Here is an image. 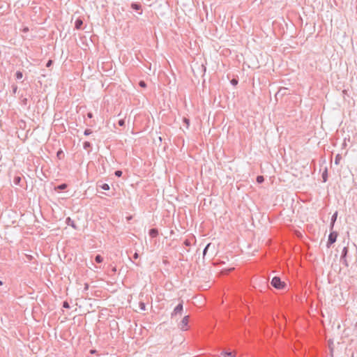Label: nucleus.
Returning <instances> with one entry per match:
<instances>
[{
	"label": "nucleus",
	"instance_id": "obj_1",
	"mask_svg": "<svg viewBox=\"0 0 357 357\" xmlns=\"http://www.w3.org/2000/svg\"><path fill=\"white\" fill-rule=\"evenodd\" d=\"M271 285L277 289H283L286 287V284L284 282H282L280 277L275 276L273 278L271 282Z\"/></svg>",
	"mask_w": 357,
	"mask_h": 357
},
{
	"label": "nucleus",
	"instance_id": "obj_2",
	"mask_svg": "<svg viewBox=\"0 0 357 357\" xmlns=\"http://www.w3.org/2000/svg\"><path fill=\"white\" fill-rule=\"evenodd\" d=\"M338 234L337 231L331 230L327 241V248H330L337 240Z\"/></svg>",
	"mask_w": 357,
	"mask_h": 357
},
{
	"label": "nucleus",
	"instance_id": "obj_3",
	"mask_svg": "<svg viewBox=\"0 0 357 357\" xmlns=\"http://www.w3.org/2000/svg\"><path fill=\"white\" fill-rule=\"evenodd\" d=\"M183 302L181 301L174 309L173 312H172V317H174L176 316L177 314L181 315L182 312L183 310Z\"/></svg>",
	"mask_w": 357,
	"mask_h": 357
},
{
	"label": "nucleus",
	"instance_id": "obj_4",
	"mask_svg": "<svg viewBox=\"0 0 357 357\" xmlns=\"http://www.w3.org/2000/svg\"><path fill=\"white\" fill-rule=\"evenodd\" d=\"M189 319H190L189 316L186 315L181 321L178 326H179V328L182 331H186L187 330V326H188V322H189Z\"/></svg>",
	"mask_w": 357,
	"mask_h": 357
},
{
	"label": "nucleus",
	"instance_id": "obj_5",
	"mask_svg": "<svg viewBox=\"0 0 357 357\" xmlns=\"http://www.w3.org/2000/svg\"><path fill=\"white\" fill-rule=\"evenodd\" d=\"M131 8L136 11L140 10V12H139V15L142 14V5L139 3H138V2L132 3Z\"/></svg>",
	"mask_w": 357,
	"mask_h": 357
},
{
	"label": "nucleus",
	"instance_id": "obj_6",
	"mask_svg": "<svg viewBox=\"0 0 357 357\" xmlns=\"http://www.w3.org/2000/svg\"><path fill=\"white\" fill-rule=\"evenodd\" d=\"M337 211H335L333 214V215L331 217V219L330 230H333V229L335 222L337 220Z\"/></svg>",
	"mask_w": 357,
	"mask_h": 357
},
{
	"label": "nucleus",
	"instance_id": "obj_7",
	"mask_svg": "<svg viewBox=\"0 0 357 357\" xmlns=\"http://www.w3.org/2000/svg\"><path fill=\"white\" fill-rule=\"evenodd\" d=\"M83 21L81 18H77L75 22V28L77 30L82 29Z\"/></svg>",
	"mask_w": 357,
	"mask_h": 357
},
{
	"label": "nucleus",
	"instance_id": "obj_8",
	"mask_svg": "<svg viewBox=\"0 0 357 357\" xmlns=\"http://www.w3.org/2000/svg\"><path fill=\"white\" fill-rule=\"evenodd\" d=\"M66 223L67 225L72 227L75 229H77V228L74 220H73L70 217H68L66 219Z\"/></svg>",
	"mask_w": 357,
	"mask_h": 357
},
{
	"label": "nucleus",
	"instance_id": "obj_9",
	"mask_svg": "<svg viewBox=\"0 0 357 357\" xmlns=\"http://www.w3.org/2000/svg\"><path fill=\"white\" fill-rule=\"evenodd\" d=\"M149 234L151 238H155L158 235V230L156 228H152L149 230Z\"/></svg>",
	"mask_w": 357,
	"mask_h": 357
},
{
	"label": "nucleus",
	"instance_id": "obj_10",
	"mask_svg": "<svg viewBox=\"0 0 357 357\" xmlns=\"http://www.w3.org/2000/svg\"><path fill=\"white\" fill-rule=\"evenodd\" d=\"M221 355L224 356V357H235L236 356V355L234 352L229 351H226V350H223L221 352Z\"/></svg>",
	"mask_w": 357,
	"mask_h": 357
},
{
	"label": "nucleus",
	"instance_id": "obj_11",
	"mask_svg": "<svg viewBox=\"0 0 357 357\" xmlns=\"http://www.w3.org/2000/svg\"><path fill=\"white\" fill-rule=\"evenodd\" d=\"M83 148L85 150H88V153H90L92 145L89 142L86 141L83 143Z\"/></svg>",
	"mask_w": 357,
	"mask_h": 357
},
{
	"label": "nucleus",
	"instance_id": "obj_12",
	"mask_svg": "<svg viewBox=\"0 0 357 357\" xmlns=\"http://www.w3.org/2000/svg\"><path fill=\"white\" fill-rule=\"evenodd\" d=\"M348 252H349L348 247H344L342 249V253H341L340 258L341 259L347 258Z\"/></svg>",
	"mask_w": 357,
	"mask_h": 357
},
{
	"label": "nucleus",
	"instance_id": "obj_13",
	"mask_svg": "<svg viewBox=\"0 0 357 357\" xmlns=\"http://www.w3.org/2000/svg\"><path fill=\"white\" fill-rule=\"evenodd\" d=\"M94 261L96 263L100 264V263L102 262L103 258H102V257L100 255H97L95 256Z\"/></svg>",
	"mask_w": 357,
	"mask_h": 357
},
{
	"label": "nucleus",
	"instance_id": "obj_14",
	"mask_svg": "<svg viewBox=\"0 0 357 357\" xmlns=\"http://www.w3.org/2000/svg\"><path fill=\"white\" fill-rule=\"evenodd\" d=\"M22 181V178L20 176H15L13 179V183L16 185H19L20 184V182Z\"/></svg>",
	"mask_w": 357,
	"mask_h": 357
},
{
	"label": "nucleus",
	"instance_id": "obj_15",
	"mask_svg": "<svg viewBox=\"0 0 357 357\" xmlns=\"http://www.w3.org/2000/svg\"><path fill=\"white\" fill-rule=\"evenodd\" d=\"M67 184L66 183H61L59 185H57V187L56 188V190H65L66 188H67Z\"/></svg>",
	"mask_w": 357,
	"mask_h": 357
},
{
	"label": "nucleus",
	"instance_id": "obj_16",
	"mask_svg": "<svg viewBox=\"0 0 357 357\" xmlns=\"http://www.w3.org/2000/svg\"><path fill=\"white\" fill-rule=\"evenodd\" d=\"M321 176H322L323 182H326L327 178H328L327 169H325V171L322 173Z\"/></svg>",
	"mask_w": 357,
	"mask_h": 357
},
{
	"label": "nucleus",
	"instance_id": "obj_17",
	"mask_svg": "<svg viewBox=\"0 0 357 357\" xmlns=\"http://www.w3.org/2000/svg\"><path fill=\"white\" fill-rule=\"evenodd\" d=\"M56 156L59 159H61L64 156L63 151L61 149H59L56 153Z\"/></svg>",
	"mask_w": 357,
	"mask_h": 357
},
{
	"label": "nucleus",
	"instance_id": "obj_18",
	"mask_svg": "<svg viewBox=\"0 0 357 357\" xmlns=\"http://www.w3.org/2000/svg\"><path fill=\"white\" fill-rule=\"evenodd\" d=\"M15 77H16V79H22V77H23V73H22V72H21V71H20V70L17 71V72L15 73Z\"/></svg>",
	"mask_w": 357,
	"mask_h": 357
},
{
	"label": "nucleus",
	"instance_id": "obj_19",
	"mask_svg": "<svg viewBox=\"0 0 357 357\" xmlns=\"http://www.w3.org/2000/svg\"><path fill=\"white\" fill-rule=\"evenodd\" d=\"M100 188H102L104 190H109V185L107 183H102L100 185Z\"/></svg>",
	"mask_w": 357,
	"mask_h": 357
},
{
	"label": "nucleus",
	"instance_id": "obj_20",
	"mask_svg": "<svg viewBox=\"0 0 357 357\" xmlns=\"http://www.w3.org/2000/svg\"><path fill=\"white\" fill-rule=\"evenodd\" d=\"M211 245V243H208L206 247L204 248V250H203V256L204 257L206 255V252L208 251V250L210 248Z\"/></svg>",
	"mask_w": 357,
	"mask_h": 357
},
{
	"label": "nucleus",
	"instance_id": "obj_21",
	"mask_svg": "<svg viewBox=\"0 0 357 357\" xmlns=\"http://www.w3.org/2000/svg\"><path fill=\"white\" fill-rule=\"evenodd\" d=\"M341 158H342V156L340 154H337L335 158V164L338 165Z\"/></svg>",
	"mask_w": 357,
	"mask_h": 357
},
{
	"label": "nucleus",
	"instance_id": "obj_22",
	"mask_svg": "<svg viewBox=\"0 0 357 357\" xmlns=\"http://www.w3.org/2000/svg\"><path fill=\"white\" fill-rule=\"evenodd\" d=\"M287 90L286 88H283V89H280L278 92L277 93L275 94V97L277 98V96L281 93L282 95L284 94L285 93V91Z\"/></svg>",
	"mask_w": 357,
	"mask_h": 357
},
{
	"label": "nucleus",
	"instance_id": "obj_23",
	"mask_svg": "<svg viewBox=\"0 0 357 357\" xmlns=\"http://www.w3.org/2000/svg\"><path fill=\"white\" fill-rule=\"evenodd\" d=\"M264 176H258L257 177V182L258 183H263V182H264Z\"/></svg>",
	"mask_w": 357,
	"mask_h": 357
},
{
	"label": "nucleus",
	"instance_id": "obj_24",
	"mask_svg": "<svg viewBox=\"0 0 357 357\" xmlns=\"http://www.w3.org/2000/svg\"><path fill=\"white\" fill-rule=\"evenodd\" d=\"M183 121L186 125V128H188L190 125V120L187 118H183Z\"/></svg>",
	"mask_w": 357,
	"mask_h": 357
},
{
	"label": "nucleus",
	"instance_id": "obj_25",
	"mask_svg": "<svg viewBox=\"0 0 357 357\" xmlns=\"http://www.w3.org/2000/svg\"><path fill=\"white\" fill-rule=\"evenodd\" d=\"M340 261L346 267L349 266V263H348V261L347 260V258H344V259H341L340 258Z\"/></svg>",
	"mask_w": 357,
	"mask_h": 357
},
{
	"label": "nucleus",
	"instance_id": "obj_26",
	"mask_svg": "<svg viewBox=\"0 0 357 357\" xmlns=\"http://www.w3.org/2000/svg\"><path fill=\"white\" fill-rule=\"evenodd\" d=\"M62 307L64 308H66V309H69L70 305H69L68 302L66 301L63 302Z\"/></svg>",
	"mask_w": 357,
	"mask_h": 357
},
{
	"label": "nucleus",
	"instance_id": "obj_27",
	"mask_svg": "<svg viewBox=\"0 0 357 357\" xmlns=\"http://www.w3.org/2000/svg\"><path fill=\"white\" fill-rule=\"evenodd\" d=\"M122 174L123 172L121 170H116L114 172V175L117 177H121L122 176Z\"/></svg>",
	"mask_w": 357,
	"mask_h": 357
},
{
	"label": "nucleus",
	"instance_id": "obj_28",
	"mask_svg": "<svg viewBox=\"0 0 357 357\" xmlns=\"http://www.w3.org/2000/svg\"><path fill=\"white\" fill-rule=\"evenodd\" d=\"M139 86H141V87H142V88H145V87H146V82H145L144 81H143V80L139 81Z\"/></svg>",
	"mask_w": 357,
	"mask_h": 357
},
{
	"label": "nucleus",
	"instance_id": "obj_29",
	"mask_svg": "<svg viewBox=\"0 0 357 357\" xmlns=\"http://www.w3.org/2000/svg\"><path fill=\"white\" fill-rule=\"evenodd\" d=\"M92 133V131L91 129H86L84 132V135L86 136H88Z\"/></svg>",
	"mask_w": 357,
	"mask_h": 357
},
{
	"label": "nucleus",
	"instance_id": "obj_30",
	"mask_svg": "<svg viewBox=\"0 0 357 357\" xmlns=\"http://www.w3.org/2000/svg\"><path fill=\"white\" fill-rule=\"evenodd\" d=\"M139 308L140 310H146V305H145V303H143V302H140L139 303Z\"/></svg>",
	"mask_w": 357,
	"mask_h": 357
},
{
	"label": "nucleus",
	"instance_id": "obj_31",
	"mask_svg": "<svg viewBox=\"0 0 357 357\" xmlns=\"http://www.w3.org/2000/svg\"><path fill=\"white\" fill-rule=\"evenodd\" d=\"M125 120L124 119H120L119 121H118V124L119 126H125Z\"/></svg>",
	"mask_w": 357,
	"mask_h": 357
},
{
	"label": "nucleus",
	"instance_id": "obj_32",
	"mask_svg": "<svg viewBox=\"0 0 357 357\" xmlns=\"http://www.w3.org/2000/svg\"><path fill=\"white\" fill-rule=\"evenodd\" d=\"M12 89H13V93H16L17 91V86L15 85V84H13L12 86Z\"/></svg>",
	"mask_w": 357,
	"mask_h": 357
},
{
	"label": "nucleus",
	"instance_id": "obj_33",
	"mask_svg": "<svg viewBox=\"0 0 357 357\" xmlns=\"http://www.w3.org/2000/svg\"><path fill=\"white\" fill-rule=\"evenodd\" d=\"M231 84L232 85H236L238 84V80H236V79H232L231 80Z\"/></svg>",
	"mask_w": 357,
	"mask_h": 357
},
{
	"label": "nucleus",
	"instance_id": "obj_34",
	"mask_svg": "<svg viewBox=\"0 0 357 357\" xmlns=\"http://www.w3.org/2000/svg\"><path fill=\"white\" fill-rule=\"evenodd\" d=\"M52 64V60H49L47 61V63H46V67H50Z\"/></svg>",
	"mask_w": 357,
	"mask_h": 357
},
{
	"label": "nucleus",
	"instance_id": "obj_35",
	"mask_svg": "<svg viewBox=\"0 0 357 357\" xmlns=\"http://www.w3.org/2000/svg\"><path fill=\"white\" fill-rule=\"evenodd\" d=\"M184 244H185L186 246H190V242L188 240H185V241H184Z\"/></svg>",
	"mask_w": 357,
	"mask_h": 357
},
{
	"label": "nucleus",
	"instance_id": "obj_36",
	"mask_svg": "<svg viewBox=\"0 0 357 357\" xmlns=\"http://www.w3.org/2000/svg\"><path fill=\"white\" fill-rule=\"evenodd\" d=\"M87 117L91 119L93 117V114L91 112H88Z\"/></svg>",
	"mask_w": 357,
	"mask_h": 357
},
{
	"label": "nucleus",
	"instance_id": "obj_37",
	"mask_svg": "<svg viewBox=\"0 0 357 357\" xmlns=\"http://www.w3.org/2000/svg\"><path fill=\"white\" fill-rule=\"evenodd\" d=\"M139 257V255L137 252H135L133 255V258L137 259Z\"/></svg>",
	"mask_w": 357,
	"mask_h": 357
},
{
	"label": "nucleus",
	"instance_id": "obj_38",
	"mask_svg": "<svg viewBox=\"0 0 357 357\" xmlns=\"http://www.w3.org/2000/svg\"><path fill=\"white\" fill-rule=\"evenodd\" d=\"M88 289H89V284H88L87 283H86V284H84V291H86V290H88Z\"/></svg>",
	"mask_w": 357,
	"mask_h": 357
},
{
	"label": "nucleus",
	"instance_id": "obj_39",
	"mask_svg": "<svg viewBox=\"0 0 357 357\" xmlns=\"http://www.w3.org/2000/svg\"><path fill=\"white\" fill-rule=\"evenodd\" d=\"M90 353H91V354H95V353H96V350H95V349H91V350L90 351Z\"/></svg>",
	"mask_w": 357,
	"mask_h": 357
},
{
	"label": "nucleus",
	"instance_id": "obj_40",
	"mask_svg": "<svg viewBox=\"0 0 357 357\" xmlns=\"http://www.w3.org/2000/svg\"><path fill=\"white\" fill-rule=\"evenodd\" d=\"M3 285V282L0 280V286Z\"/></svg>",
	"mask_w": 357,
	"mask_h": 357
},
{
	"label": "nucleus",
	"instance_id": "obj_41",
	"mask_svg": "<svg viewBox=\"0 0 357 357\" xmlns=\"http://www.w3.org/2000/svg\"><path fill=\"white\" fill-rule=\"evenodd\" d=\"M112 271L115 272V271H116V268H114L112 269Z\"/></svg>",
	"mask_w": 357,
	"mask_h": 357
},
{
	"label": "nucleus",
	"instance_id": "obj_42",
	"mask_svg": "<svg viewBox=\"0 0 357 357\" xmlns=\"http://www.w3.org/2000/svg\"><path fill=\"white\" fill-rule=\"evenodd\" d=\"M356 327H357V322H356Z\"/></svg>",
	"mask_w": 357,
	"mask_h": 357
}]
</instances>
